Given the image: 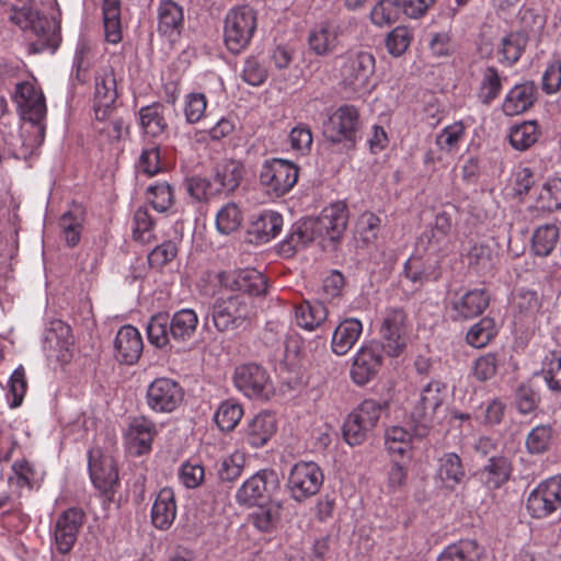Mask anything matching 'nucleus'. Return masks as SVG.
Instances as JSON below:
<instances>
[{
    "label": "nucleus",
    "mask_w": 561,
    "mask_h": 561,
    "mask_svg": "<svg viewBox=\"0 0 561 561\" xmlns=\"http://www.w3.org/2000/svg\"><path fill=\"white\" fill-rule=\"evenodd\" d=\"M128 436L133 447L136 448L135 453L138 456L144 455L151 449L153 427L145 419L135 420L130 424Z\"/></svg>",
    "instance_id": "obj_51"
},
{
    "label": "nucleus",
    "mask_w": 561,
    "mask_h": 561,
    "mask_svg": "<svg viewBox=\"0 0 561 561\" xmlns=\"http://www.w3.org/2000/svg\"><path fill=\"white\" fill-rule=\"evenodd\" d=\"M21 138L13 131H0V163L3 160L13 159H25L27 151L19 146Z\"/></svg>",
    "instance_id": "obj_61"
},
{
    "label": "nucleus",
    "mask_w": 561,
    "mask_h": 561,
    "mask_svg": "<svg viewBox=\"0 0 561 561\" xmlns=\"http://www.w3.org/2000/svg\"><path fill=\"white\" fill-rule=\"evenodd\" d=\"M499 367V358L495 353H485L479 356L472 365V375L479 381L492 379Z\"/></svg>",
    "instance_id": "obj_62"
},
{
    "label": "nucleus",
    "mask_w": 561,
    "mask_h": 561,
    "mask_svg": "<svg viewBox=\"0 0 561 561\" xmlns=\"http://www.w3.org/2000/svg\"><path fill=\"white\" fill-rule=\"evenodd\" d=\"M405 276L413 283L435 280L438 277L437 265H424L421 259L411 257L404 264Z\"/></svg>",
    "instance_id": "obj_56"
},
{
    "label": "nucleus",
    "mask_w": 561,
    "mask_h": 561,
    "mask_svg": "<svg viewBox=\"0 0 561 561\" xmlns=\"http://www.w3.org/2000/svg\"><path fill=\"white\" fill-rule=\"evenodd\" d=\"M503 78L495 67H486L482 71V77L478 90V99L481 103L490 105L497 99L502 92Z\"/></svg>",
    "instance_id": "obj_44"
},
{
    "label": "nucleus",
    "mask_w": 561,
    "mask_h": 561,
    "mask_svg": "<svg viewBox=\"0 0 561 561\" xmlns=\"http://www.w3.org/2000/svg\"><path fill=\"white\" fill-rule=\"evenodd\" d=\"M233 283L238 293H244L251 298H253V296L264 295L267 289V280L265 276L254 268L239 271Z\"/></svg>",
    "instance_id": "obj_39"
},
{
    "label": "nucleus",
    "mask_w": 561,
    "mask_h": 561,
    "mask_svg": "<svg viewBox=\"0 0 561 561\" xmlns=\"http://www.w3.org/2000/svg\"><path fill=\"white\" fill-rule=\"evenodd\" d=\"M144 343L139 331L133 325H123L114 340V356L125 365H134L140 358Z\"/></svg>",
    "instance_id": "obj_21"
},
{
    "label": "nucleus",
    "mask_w": 561,
    "mask_h": 561,
    "mask_svg": "<svg viewBox=\"0 0 561 561\" xmlns=\"http://www.w3.org/2000/svg\"><path fill=\"white\" fill-rule=\"evenodd\" d=\"M496 334L495 321L492 318L483 317L468 330L466 341L472 347L482 348L486 346Z\"/></svg>",
    "instance_id": "obj_48"
},
{
    "label": "nucleus",
    "mask_w": 561,
    "mask_h": 561,
    "mask_svg": "<svg viewBox=\"0 0 561 561\" xmlns=\"http://www.w3.org/2000/svg\"><path fill=\"white\" fill-rule=\"evenodd\" d=\"M139 122L144 133L151 137L162 135L167 128V123L163 116V106L160 104H152L144 106L139 111Z\"/></svg>",
    "instance_id": "obj_43"
},
{
    "label": "nucleus",
    "mask_w": 561,
    "mask_h": 561,
    "mask_svg": "<svg viewBox=\"0 0 561 561\" xmlns=\"http://www.w3.org/2000/svg\"><path fill=\"white\" fill-rule=\"evenodd\" d=\"M147 335L149 342L158 348L169 344V336H175V314L172 317L169 312H159L151 317L147 325Z\"/></svg>",
    "instance_id": "obj_34"
},
{
    "label": "nucleus",
    "mask_w": 561,
    "mask_h": 561,
    "mask_svg": "<svg viewBox=\"0 0 561 561\" xmlns=\"http://www.w3.org/2000/svg\"><path fill=\"white\" fill-rule=\"evenodd\" d=\"M288 141L291 150L301 156L308 154L313 144L311 128L307 124L296 125L288 135Z\"/></svg>",
    "instance_id": "obj_60"
},
{
    "label": "nucleus",
    "mask_w": 561,
    "mask_h": 561,
    "mask_svg": "<svg viewBox=\"0 0 561 561\" xmlns=\"http://www.w3.org/2000/svg\"><path fill=\"white\" fill-rule=\"evenodd\" d=\"M512 306L520 317L529 318L540 310L541 300L536 290L520 288L514 294Z\"/></svg>",
    "instance_id": "obj_53"
},
{
    "label": "nucleus",
    "mask_w": 561,
    "mask_h": 561,
    "mask_svg": "<svg viewBox=\"0 0 561 561\" xmlns=\"http://www.w3.org/2000/svg\"><path fill=\"white\" fill-rule=\"evenodd\" d=\"M317 234L308 219L301 220L293 225L290 232L279 243V253L285 257L293 256L298 250L304 249L312 242Z\"/></svg>",
    "instance_id": "obj_30"
},
{
    "label": "nucleus",
    "mask_w": 561,
    "mask_h": 561,
    "mask_svg": "<svg viewBox=\"0 0 561 561\" xmlns=\"http://www.w3.org/2000/svg\"><path fill=\"white\" fill-rule=\"evenodd\" d=\"M84 520V512L77 507L68 508L58 516L54 528V540L58 552L66 554L71 551Z\"/></svg>",
    "instance_id": "obj_17"
},
{
    "label": "nucleus",
    "mask_w": 561,
    "mask_h": 561,
    "mask_svg": "<svg viewBox=\"0 0 561 561\" xmlns=\"http://www.w3.org/2000/svg\"><path fill=\"white\" fill-rule=\"evenodd\" d=\"M175 518V493L171 488L162 489L151 510V519L154 527L168 529Z\"/></svg>",
    "instance_id": "obj_33"
},
{
    "label": "nucleus",
    "mask_w": 561,
    "mask_h": 561,
    "mask_svg": "<svg viewBox=\"0 0 561 561\" xmlns=\"http://www.w3.org/2000/svg\"><path fill=\"white\" fill-rule=\"evenodd\" d=\"M245 457L242 453L236 451L224 457L218 465L220 480L231 482L237 480L243 471Z\"/></svg>",
    "instance_id": "obj_58"
},
{
    "label": "nucleus",
    "mask_w": 561,
    "mask_h": 561,
    "mask_svg": "<svg viewBox=\"0 0 561 561\" xmlns=\"http://www.w3.org/2000/svg\"><path fill=\"white\" fill-rule=\"evenodd\" d=\"M158 35L163 38L169 49L172 50L174 46V32H175V2L173 0H161L157 10Z\"/></svg>",
    "instance_id": "obj_40"
},
{
    "label": "nucleus",
    "mask_w": 561,
    "mask_h": 561,
    "mask_svg": "<svg viewBox=\"0 0 561 561\" xmlns=\"http://www.w3.org/2000/svg\"><path fill=\"white\" fill-rule=\"evenodd\" d=\"M232 380L234 387L250 399L267 400L274 392L266 369L255 363L238 365Z\"/></svg>",
    "instance_id": "obj_12"
},
{
    "label": "nucleus",
    "mask_w": 561,
    "mask_h": 561,
    "mask_svg": "<svg viewBox=\"0 0 561 561\" xmlns=\"http://www.w3.org/2000/svg\"><path fill=\"white\" fill-rule=\"evenodd\" d=\"M242 221V215L239 207L229 203L225 205L216 216V226L220 233L229 234L237 230Z\"/></svg>",
    "instance_id": "obj_57"
},
{
    "label": "nucleus",
    "mask_w": 561,
    "mask_h": 561,
    "mask_svg": "<svg viewBox=\"0 0 561 561\" xmlns=\"http://www.w3.org/2000/svg\"><path fill=\"white\" fill-rule=\"evenodd\" d=\"M278 484V474L275 470L261 469L241 484L237 490L236 500L240 505L253 506L275 491Z\"/></svg>",
    "instance_id": "obj_14"
},
{
    "label": "nucleus",
    "mask_w": 561,
    "mask_h": 561,
    "mask_svg": "<svg viewBox=\"0 0 561 561\" xmlns=\"http://www.w3.org/2000/svg\"><path fill=\"white\" fill-rule=\"evenodd\" d=\"M317 237H325L331 241L339 240L344 233L348 221V209L345 203L337 202L325 207L317 218H308Z\"/></svg>",
    "instance_id": "obj_16"
},
{
    "label": "nucleus",
    "mask_w": 561,
    "mask_h": 561,
    "mask_svg": "<svg viewBox=\"0 0 561 561\" xmlns=\"http://www.w3.org/2000/svg\"><path fill=\"white\" fill-rule=\"evenodd\" d=\"M402 13L400 0H379L370 11V21L378 27L390 26Z\"/></svg>",
    "instance_id": "obj_47"
},
{
    "label": "nucleus",
    "mask_w": 561,
    "mask_h": 561,
    "mask_svg": "<svg viewBox=\"0 0 561 561\" xmlns=\"http://www.w3.org/2000/svg\"><path fill=\"white\" fill-rule=\"evenodd\" d=\"M483 552V548L476 540L460 539L445 547L437 561H480Z\"/></svg>",
    "instance_id": "obj_35"
},
{
    "label": "nucleus",
    "mask_w": 561,
    "mask_h": 561,
    "mask_svg": "<svg viewBox=\"0 0 561 561\" xmlns=\"http://www.w3.org/2000/svg\"><path fill=\"white\" fill-rule=\"evenodd\" d=\"M536 208L552 213L561 208V178H549L541 186Z\"/></svg>",
    "instance_id": "obj_45"
},
{
    "label": "nucleus",
    "mask_w": 561,
    "mask_h": 561,
    "mask_svg": "<svg viewBox=\"0 0 561 561\" xmlns=\"http://www.w3.org/2000/svg\"><path fill=\"white\" fill-rule=\"evenodd\" d=\"M257 27L256 11L248 5L231 8L224 21V42L231 54H240L250 45Z\"/></svg>",
    "instance_id": "obj_3"
},
{
    "label": "nucleus",
    "mask_w": 561,
    "mask_h": 561,
    "mask_svg": "<svg viewBox=\"0 0 561 561\" xmlns=\"http://www.w3.org/2000/svg\"><path fill=\"white\" fill-rule=\"evenodd\" d=\"M256 314L254 298L244 293H220L211 307L214 325L220 332L240 328Z\"/></svg>",
    "instance_id": "obj_1"
},
{
    "label": "nucleus",
    "mask_w": 561,
    "mask_h": 561,
    "mask_svg": "<svg viewBox=\"0 0 561 561\" xmlns=\"http://www.w3.org/2000/svg\"><path fill=\"white\" fill-rule=\"evenodd\" d=\"M22 118L28 122L34 128L35 146H41L45 138L46 101L41 88L34 82L22 81L16 83L13 94Z\"/></svg>",
    "instance_id": "obj_6"
},
{
    "label": "nucleus",
    "mask_w": 561,
    "mask_h": 561,
    "mask_svg": "<svg viewBox=\"0 0 561 561\" xmlns=\"http://www.w3.org/2000/svg\"><path fill=\"white\" fill-rule=\"evenodd\" d=\"M244 175V165L238 160H226L216 167L214 184L218 194L233 192Z\"/></svg>",
    "instance_id": "obj_32"
},
{
    "label": "nucleus",
    "mask_w": 561,
    "mask_h": 561,
    "mask_svg": "<svg viewBox=\"0 0 561 561\" xmlns=\"http://www.w3.org/2000/svg\"><path fill=\"white\" fill-rule=\"evenodd\" d=\"M537 100V87L533 81L515 84L505 95L502 110L506 116L528 111Z\"/></svg>",
    "instance_id": "obj_24"
},
{
    "label": "nucleus",
    "mask_w": 561,
    "mask_h": 561,
    "mask_svg": "<svg viewBox=\"0 0 561 561\" xmlns=\"http://www.w3.org/2000/svg\"><path fill=\"white\" fill-rule=\"evenodd\" d=\"M103 24L105 39L112 44L118 43L122 39L119 0H104Z\"/></svg>",
    "instance_id": "obj_42"
},
{
    "label": "nucleus",
    "mask_w": 561,
    "mask_h": 561,
    "mask_svg": "<svg viewBox=\"0 0 561 561\" xmlns=\"http://www.w3.org/2000/svg\"><path fill=\"white\" fill-rule=\"evenodd\" d=\"M559 228L553 224L537 227L531 236L530 250L536 256L547 257L556 249L559 241Z\"/></svg>",
    "instance_id": "obj_36"
},
{
    "label": "nucleus",
    "mask_w": 561,
    "mask_h": 561,
    "mask_svg": "<svg viewBox=\"0 0 561 561\" xmlns=\"http://www.w3.org/2000/svg\"><path fill=\"white\" fill-rule=\"evenodd\" d=\"M437 477L444 488L454 491L466 480V469L456 453H446L438 458Z\"/></svg>",
    "instance_id": "obj_28"
},
{
    "label": "nucleus",
    "mask_w": 561,
    "mask_h": 561,
    "mask_svg": "<svg viewBox=\"0 0 561 561\" xmlns=\"http://www.w3.org/2000/svg\"><path fill=\"white\" fill-rule=\"evenodd\" d=\"M324 481L322 469L313 461H299L295 463L287 479V490L296 502H304L314 496Z\"/></svg>",
    "instance_id": "obj_11"
},
{
    "label": "nucleus",
    "mask_w": 561,
    "mask_h": 561,
    "mask_svg": "<svg viewBox=\"0 0 561 561\" xmlns=\"http://www.w3.org/2000/svg\"><path fill=\"white\" fill-rule=\"evenodd\" d=\"M299 178V168L291 161L266 159L259 172L260 185L271 197H282L289 193Z\"/></svg>",
    "instance_id": "obj_7"
},
{
    "label": "nucleus",
    "mask_w": 561,
    "mask_h": 561,
    "mask_svg": "<svg viewBox=\"0 0 561 561\" xmlns=\"http://www.w3.org/2000/svg\"><path fill=\"white\" fill-rule=\"evenodd\" d=\"M380 350L373 344H364L353 357L351 378L357 386H365L373 380L382 366Z\"/></svg>",
    "instance_id": "obj_18"
},
{
    "label": "nucleus",
    "mask_w": 561,
    "mask_h": 561,
    "mask_svg": "<svg viewBox=\"0 0 561 561\" xmlns=\"http://www.w3.org/2000/svg\"><path fill=\"white\" fill-rule=\"evenodd\" d=\"M282 517V505L277 502H270L259 505L249 515V520L255 529L261 533H273L276 530Z\"/></svg>",
    "instance_id": "obj_37"
},
{
    "label": "nucleus",
    "mask_w": 561,
    "mask_h": 561,
    "mask_svg": "<svg viewBox=\"0 0 561 561\" xmlns=\"http://www.w3.org/2000/svg\"><path fill=\"white\" fill-rule=\"evenodd\" d=\"M342 34V27L335 22L318 23L309 31V47L317 56H328L339 47Z\"/></svg>",
    "instance_id": "obj_22"
},
{
    "label": "nucleus",
    "mask_w": 561,
    "mask_h": 561,
    "mask_svg": "<svg viewBox=\"0 0 561 561\" xmlns=\"http://www.w3.org/2000/svg\"><path fill=\"white\" fill-rule=\"evenodd\" d=\"M490 304L485 288H473L462 294L456 293L447 305L451 320L460 321L476 318L483 313Z\"/></svg>",
    "instance_id": "obj_15"
},
{
    "label": "nucleus",
    "mask_w": 561,
    "mask_h": 561,
    "mask_svg": "<svg viewBox=\"0 0 561 561\" xmlns=\"http://www.w3.org/2000/svg\"><path fill=\"white\" fill-rule=\"evenodd\" d=\"M147 403L156 412L170 413L175 409V381L157 378L148 387Z\"/></svg>",
    "instance_id": "obj_25"
},
{
    "label": "nucleus",
    "mask_w": 561,
    "mask_h": 561,
    "mask_svg": "<svg viewBox=\"0 0 561 561\" xmlns=\"http://www.w3.org/2000/svg\"><path fill=\"white\" fill-rule=\"evenodd\" d=\"M528 42V37L523 32H511L506 36L502 38V62H505L508 66H513L516 64L522 57L526 45Z\"/></svg>",
    "instance_id": "obj_49"
},
{
    "label": "nucleus",
    "mask_w": 561,
    "mask_h": 561,
    "mask_svg": "<svg viewBox=\"0 0 561 561\" xmlns=\"http://www.w3.org/2000/svg\"><path fill=\"white\" fill-rule=\"evenodd\" d=\"M561 88V59L557 58L551 60L541 77V89L548 94L552 95L559 92Z\"/></svg>",
    "instance_id": "obj_64"
},
{
    "label": "nucleus",
    "mask_w": 561,
    "mask_h": 561,
    "mask_svg": "<svg viewBox=\"0 0 561 561\" xmlns=\"http://www.w3.org/2000/svg\"><path fill=\"white\" fill-rule=\"evenodd\" d=\"M388 408L389 404L386 400L365 399L348 414L343 424L345 442L351 446L363 444Z\"/></svg>",
    "instance_id": "obj_5"
},
{
    "label": "nucleus",
    "mask_w": 561,
    "mask_h": 561,
    "mask_svg": "<svg viewBox=\"0 0 561 561\" xmlns=\"http://www.w3.org/2000/svg\"><path fill=\"white\" fill-rule=\"evenodd\" d=\"M277 432L275 414L261 411L248 420L241 431L242 440L253 449H259L268 444Z\"/></svg>",
    "instance_id": "obj_19"
},
{
    "label": "nucleus",
    "mask_w": 561,
    "mask_h": 561,
    "mask_svg": "<svg viewBox=\"0 0 561 561\" xmlns=\"http://www.w3.org/2000/svg\"><path fill=\"white\" fill-rule=\"evenodd\" d=\"M381 228V219L371 211H364L357 219L356 233L365 243H374Z\"/></svg>",
    "instance_id": "obj_54"
},
{
    "label": "nucleus",
    "mask_w": 561,
    "mask_h": 561,
    "mask_svg": "<svg viewBox=\"0 0 561 561\" xmlns=\"http://www.w3.org/2000/svg\"><path fill=\"white\" fill-rule=\"evenodd\" d=\"M526 511L534 519H545L561 511V476L541 481L526 499Z\"/></svg>",
    "instance_id": "obj_10"
},
{
    "label": "nucleus",
    "mask_w": 561,
    "mask_h": 561,
    "mask_svg": "<svg viewBox=\"0 0 561 561\" xmlns=\"http://www.w3.org/2000/svg\"><path fill=\"white\" fill-rule=\"evenodd\" d=\"M243 416V408L240 403L226 400L221 402L215 414V422L222 432L233 431Z\"/></svg>",
    "instance_id": "obj_50"
},
{
    "label": "nucleus",
    "mask_w": 561,
    "mask_h": 561,
    "mask_svg": "<svg viewBox=\"0 0 561 561\" xmlns=\"http://www.w3.org/2000/svg\"><path fill=\"white\" fill-rule=\"evenodd\" d=\"M469 125L463 121H457L445 126L435 138V145L445 153H455L460 149L466 139Z\"/></svg>",
    "instance_id": "obj_38"
},
{
    "label": "nucleus",
    "mask_w": 561,
    "mask_h": 561,
    "mask_svg": "<svg viewBox=\"0 0 561 561\" xmlns=\"http://www.w3.org/2000/svg\"><path fill=\"white\" fill-rule=\"evenodd\" d=\"M505 409V403L495 398L482 403L476 411L474 417L483 425H497L503 421Z\"/></svg>",
    "instance_id": "obj_55"
},
{
    "label": "nucleus",
    "mask_w": 561,
    "mask_h": 561,
    "mask_svg": "<svg viewBox=\"0 0 561 561\" xmlns=\"http://www.w3.org/2000/svg\"><path fill=\"white\" fill-rule=\"evenodd\" d=\"M88 467L91 481L104 497V502H113L114 494L119 486L114 458L104 454L101 448H91L88 451Z\"/></svg>",
    "instance_id": "obj_9"
},
{
    "label": "nucleus",
    "mask_w": 561,
    "mask_h": 561,
    "mask_svg": "<svg viewBox=\"0 0 561 561\" xmlns=\"http://www.w3.org/2000/svg\"><path fill=\"white\" fill-rule=\"evenodd\" d=\"M412 434L402 426H392L385 433V445L392 456L410 457L412 450Z\"/></svg>",
    "instance_id": "obj_46"
},
{
    "label": "nucleus",
    "mask_w": 561,
    "mask_h": 561,
    "mask_svg": "<svg viewBox=\"0 0 561 561\" xmlns=\"http://www.w3.org/2000/svg\"><path fill=\"white\" fill-rule=\"evenodd\" d=\"M27 390L25 369L22 365L16 367L9 380L8 401L11 408L22 404Z\"/></svg>",
    "instance_id": "obj_59"
},
{
    "label": "nucleus",
    "mask_w": 561,
    "mask_h": 561,
    "mask_svg": "<svg viewBox=\"0 0 561 561\" xmlns=\"http://www.w3.org/2000/svg\"><path fill=\"white\" fill-rule=\"evenodd\" d=\"M380 346L389 357H399L409 341V323L405 311L399 307L387 308L379 328Z\"/></svg>",
    "instance_id": "obj_8"
},
{
    "label": "nucleus",
    "mask_w": 561,
    "mask_h": 561,
    "mask_svg": "<svg viewBox=\"0 0 561 561\" xmlns=\"http://www.w3.org/2000/svg\"><path fill=\"white\" fill-rule=\"evenodd\" d=\"M359 124V112L356 106L344 104L329 116L324 133L332 142L346 141L353 147L356 142Z\"/></svg>",
    "instance_id": "obj_13"
},
{
    "label": "nucleus",
    "mask_w": 561,
    "mask_h": 561,
    "mask_svg": "<svg viewBox=\"0 0 561 561\" xmlns=\"http://www.w3.org/2000/svg\"><path fill=\"white\" fill-rule=\"evenodd\" d=\"M363 323L356 318L343 320L334 330L331 341L332 352L339 356L347 354L358 341Z\"/></svg>",
    "instance_id": "obj_27"
},
{
    "label": "nucleus",
    "mask_w": 561,
    "mask_h": 561,
    "mask_svg": "<svg viewBox=\"0 0 561 561\" xmlns=\"http://www.w3.org/2000/svg\"><path fill=\"white\" fill-rule=\"evenodd\" d=\"M30 28L36 39L31 44L34 53L48 50L54 53L60 43V35L55 21L37 15L30 21Z\"/></svg>",
    "instance_id": "obj_26"
},
{
    "label": "nucleus",
    "mask_w": 561,
    "mask_h": 561,
    "mask_svg": "<svg viewBox=\"0 0 561 561\" xmlns=\"http://www.w3.org/2000/svg\"><path fill=\"white\" fill-rule=\"evenodd\" d=\"M340 67L341 85L352 94L362 96L369 94L374 84L371 77L375 73V57L365 50H348L341 56Z\"/></svg>",
    "instance_id": "obj_2"
},
{
    "label": "nucleus",
    "mask_w": 561,
    "mask_h": 561,
    "mask_svg": "<svg viewBox=\"0 0 561 561\" xmlns=\"http://www.w3.org/2000/svg\"><path fill=\"white\" fill-rule=\"evenodd\" d=\"M512 471V462L507 457L492 456L480 470L479 476L488 489L496 490L510 480Z\"/></svg>",
    "instance_id": "obj_29"
},
{
    "label": "nucleus",
    "mask_w": 561,
    "mask_h": 561,
    "mask_svg": "<svg viewBox=\"0 0 561 561\" xmlns=\"http://www.w3.org/2000/svg\"><path fill=\"white\" fill-rule=\"evenodd\" d=\"M535 174L530 168L517 165L513 169L511 175V185L515 195H527L531 187L535 185Z\"/></svg>",
    "instance_id": "obj_63"
},
{
    "label": "nucleus",
    "mask_w": 561,
    "mask_h": 561,
    "mask_svg": "<svg viewBox=\"0 0 561 561\" xmlns=\"http://www.w3.org/2000/svg\"><path fill=\"white\" fill-rule=\"evenodd\" d=\"M446 398L447 385L444 381L432 379L422 386L410 410V417L415 426L426 431L438 423Z\"/></svg>",
    "instance_id": "obj_4"
},
{
    "label": "nucleus",
    "mask_w": 561,
    "mask_h": 561,
    "mask_svg": "<svg viewBox=\"0 0 561 561\" xmlns=\"http://www.w3.org/2000/svg\"><path fill=\"white\" fill-rule=\"evenodd\" d=\"M283 228V217L273 210H264L251 225L249 234L256 243H266L279 234Z\"/></svg>",
    "instance_id": "obj_31"
},
{
    "label": "nucleus",
    "mask_w": 561,
    "mask_h": 561,
    "mask_svg": "<svg viewBox=\"0 0 561 561\" xmlns=\"http://www.w3.org/2000/svg\"><path fill=\"white\" fill-rule=\"evenodd\" d=\"M117 99L116 80L110 69L95 76L94 113L98 121H106L113 113V105Z\"/></svg>",
    "instance_id": "obj_20"
},
{
    "label": "nucleus",
    "mask_w": 561,
    "mask_h": 561,
    "mask_svg": "<svg viewBox=\"0 0 561 561\" xmlns=\"http://www.w3.org/2000/svg\"><path fill=\"white\" fill-rule=\"evenodd\" d=\"M553 443V428L550 425H538L534 427L526 437V448L531 455L547 453Z\"/></svg>",
    "instance_id": "obj_52"
},
{
    "label": "nucleus",
    "mask_w": 561,
    "mask_h": 561,
    "mask_svg": "<svg viewBox=\"0 0 561 561\" xmlns=\"http://www.w3.org/2000/svg\"><path fill=\"white\" fill-rule=\"evenodd\" d=\"M329 316L328 308L320 300H307L294 306V320L300 329L313 332L321 328Z\"/></svg>",
    "instance_id": "obj_23"
},
{
    "label": "nucleus",
    "mask_w": 561,
    "mask_h": 561,
    "mask_svg": "<svg viewBox=\"0 0 561 561\" xmlns=\"http://www.w3.org/2000/svg\"><path fill=\"white\" fill-rule=\"evenodd\" d=\"M541 135L540 127L535 121H526L515 125L510 131V144L519 151L529 149Z\"/></svg>",
    "instance_id": "obj_41"
}]
</instances>
